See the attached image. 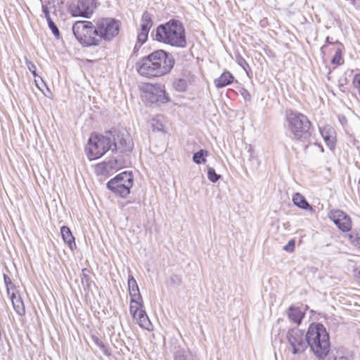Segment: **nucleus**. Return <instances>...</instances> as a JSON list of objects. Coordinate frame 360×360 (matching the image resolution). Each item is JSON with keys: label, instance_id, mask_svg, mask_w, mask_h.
<instances>
[{"label": "nucleus", "instance_id": "obj_1", "mask_svg": "<svg viewBox=\"0 0 360 360\" xmlns=\"http://www.w3.org/2000/svg\"><path fill=\"white\" fill-rule=\"evenodd\" d=\"M174 65L173 57L165 51L159 49L143 57L136 63V69L141 76L150 79L167 75Z\"/></svg>", "mask_w": 360, "mask_h": 360}, {"label": "nucleus", "instance_id": "obj_2", "mask_svg": "<svg viewBox=\"0 0 360 360\" xmlns=\"http://www.w3.org/2000/svg\"><path fill=\"white\" fill-rule=\"evenodd\" d=\"M128 292L130 297L129 314L141 328L150 330L151 322L146 314L139 285L133 276L128 277Z\"/></svg>", "mask_w": 360, "mask_h": 360}, {"label": "nucleus", "instance_id": "obj_3", "mask_svg": "<svg viewBox=\"0 0 360 360\" xmlns=\"http://www.w3.org/2000/svg\"><path fill=\"white\" fill-rule=\"evenodd\" d=\"M305 337L311 350L318 358H323L328 354L330 347V338L323 324L311 323Z\"/></svg>", "mask_w": 360, "mask_h": 360}, {"label": "nucleus", "instance_id": "obj_4", "mask_svg": "<svg viewBox=\"0 0 360 360\" xmlns=\"http://www.w3.org/2000/svg\"><path fill=\"white\" fill-rule=\"evenodd\" d=\"M157 41L176 47H185L186 45L185 29L178 20H171L156 28Z\"/></svg>", "mask_w": 360, "mask_h": 360}, {"label": "nucleus", "instance_id": "obj_5", "mask_svg": "<svg viewBox=\"0 0 360 360\" xmlns=\"http://www.w3.org/2000/svg\"><path fill=\"white\" fill-rule=\"evenodd\" d=\"M141 101L146 105L165 104L170 101L165 84L159 82H143L139 86Z\"/></svg>", "mask_w": 360, "mask_h": 360}, {"label": "nucleus", "instance_id": "obj_6", "mask_svg": "<svg viewBox=\"0 0 360 360\" xmlns=\"http://www.w3.org/2000/svg\"><path fill=\"white\" fill-rule=\"evenodd\" d=\"M287 122L295 141H304L309 139L312 124L306 115L290 111L287 115Z\"/></svg>", "mask_w": 360, "mask_h": 360}, {"label": "nucleus", "instance_id": "obj_7", "mask_svg": "<svg viewBox=\"0 0 360 360\" xmlns=\"http://www.w3.org/2000/svg\"><path fill=\"white\" fill-rule=\"evenodd\" d=\"M111 150L110 137L105 134L92 133L85 146V153L89 160H96Z\"/></svg>", "mask_w": 360, "mask_h": 360}, {"label": "nucleus", "instance_id": "obj_8", "mask_svg": "<svg viewBox=\"0 0 360 360\" xmlns=\"http://www.w3.org/2000/svg\"><path fill=\"white\" fill-rule=\"evenodd\" d=\"M105 134L110 137L111 150L114 153H126L131 152L134 141L129 131L124 127H114L106 131Z\"/></svg>", "mask_w": 360, "mask_h": 360}, {"label": "nucleus", "instance_id": "obj_9", "mask_svg": "<svg viewBox=\"0 0 360 360\" xmlns=\"http://www.w3.org/2000/svg\"><path fill=\"white\" fill-rule=\"evenodd\" d=\"M105 134L110 137L111 150L114 153H126L131 152L134 141L129 131L124 127H114L106 131Z\"/></svg>", "mask_w": 360, "mask_h": 360}, {"label": "nucleus", "instance_id": "obj_10", "mask_svg": "<svg viewBox=\"0 0 360 360\" xmlns=\"http://www.w3.org/2000/svg\"><path fill=\"white\" fill-rule=\"evenodd\" d=\"M72 31L77 39L83 45L97 46L100 43L96 28L90 21L79 20L73 24Z\"/></svg>", "mask_w": 360, "mask_h": 360}, {"label": "nucleus", "instance_id": "obj_11", "mask_svg": "<svg viewBox=\"0 0 360 360\" xmlns=\"http://www.w3.org/2000/svg\"><path fill=\"white\" fill-rule=\"evenodd\" d=\"M134 184V178L131 172H123L107 183V187L113 193L122 198L127 197Z\"/></svg>", "mask_w": 360, "mask_h": 360}, {"label": "nucleus", "instance_id": "obj_12", "mask_svg": "<svg viewBox=\"0 0 360 360\" xmlns=\"http://www.w3.org/2000/svg\"><path fill=\"white\" fill-rule=\"evenodd\" d=\"M4 278L6 286L7 295L12 302L14 310L19 315H24L25 314V307L19 286L13 283L9 276L4 275Z\"/></svg>", "mask_w": 360, "mask_h": 360}, {"label": "nucleus", "instance_id": "obj_13", "mask_svg": "<svg viewBox=\"0 0 360 360\" xmlns=\"http://www.w3.org/2000/svg\"><path fill=\"white\" fill-rule=\"evenodd\" d=\"M4 278L6 286L7 295L12 302L14 310L19 315H24L25 314V307L19 286L13 283L9 276L4 275Z\"/></svg>", "mask_w": 360, "mask_h": 360}, {"label": "nucleus", "instance_id": "obj_14", "mask_svg": "<svg viewBox=\"0 0 360 360\" xmlns=\"http://www.w3.org/2000/svg\"><path fill=\"white\" fill-rule=\"evenodd\" d=\"M4 278L6 286L7 295L12 302L14 310L19 315H24L25 314V307L19 286L13 283L9 276L4 275Z\"/></svg>", "mask_w": 360, "mask_h": 360}, {"label": "nucleus", "instance_id": "obj_15", "mask_svg": "<svg viewBox=\"0 0 360 360\" xmlns=\"http://www.w3.org/2000/svg\"><path fill=\"white\" fill-rule=\"evenodd\" d=\"M96 28L100 39H110L119 32L118 23L112 18H102L98 20Z\"/></svg>", "mask_w": 360, "mask_h": 360}, {"label": "nucleus", "instance_id": "obj_16", "mask_svg": "<svg viewBox=\"0 0 360 360\" xmlns=\"http://www.w3.org/2000/svg\"><path fill=\"white\" fill-rule=\"evenodd\" d=\"M328 218L342 232H349L352 228L351 217L340 210H333L328 213Z\"/></svg>", "mask_w": 360, "mask_h": 360}, {"label": "nucleus", "instance_id": "obj_17", "mask_svg": "<svg viewBox=\"0 0 360 360\" xmlns=\"http://www.w3.org/2000/svg\"><path fill=\"white\" fill-rule=\"evenodd\" d=\"M96 0H79L75 8L72 9L73 16L89 18L97 8Z\"/></svg>", "mask_w": 360, "mask_h": 360}, {"label": "nucleus", "instance_id": "obj_18", "mask_svg": "<svg viewBox=\"0 0 360 360\" xmlns=\"http://www.w3.org/2000/svg\"><path fill=\"white\" fill-rule=\"evenodd\" d=\"M288 340L292 348V353L297 354L303 352L306 348L302 330L294 328L289 330Z\"/></svg>", "mask_w": 360, "mask_h": 360}, {"label": "nucleus", "instance_id": "obj_19", "mask_svg": "<svg viewBox=\"0 0 360 360\" xmlns=\"http://www.w3.org/2000/svg\"><path fill=\"white\" fill-rule=\"evenodd\" d=\"M320 133L327 146L333 150L337 142V134L335 129L327 124L320 129Z\"/></svg>", "mask_w": 360, "mask_h": 360}, {"label": "nucleus", "instance_id": "obj_20", "mask_svg": "<svg viewBox=\"0 0 360 360\" xmlns=\"http://www.w3.org/2000/svg\"><path fill=\"white\" fill-rule=\"evenodd\" d=\"M286 313L290 321L297 325H300L302 323L305 316L304 311H302L300 307L294 305L289 307Z\"/></svg>", "mask_w": 360, "mask_h": 360}, {"label": "nucleus", "instance_id": "obj_21", "mask_svg": "<svg viewBox=\"0 0 360 360\" xmlns=\"http://www.w3.org/2000/svg\"><path fill=\"white\" fill-rule=\"evenodd\" d=\"M234 79L235 77L233 74L228 70H225L214 80V84L217 89H221L231 84Z\"/></svg>", "mask_w": 360, "mask_h": 360}, {"label": "nucleus", "instance_id": "obj_22", "mask_svg": "<svg viewBox=\"0 0 360 360\" xmlns=\"http://www.w3.org/2000/svg\"><path fill=\"white\" fill-rule=\"evenodd\" d=\"M60 233L64 243L71 250H74L77 245L75 243V238L73 236L70 228L66 226H62L60 228Z\"/></svg>", "mask_w": 360, "mask_h": 360}, {"label": "nucleus", "instance_id": "obj_23", "mask_svg": "<svg viewBox=\"0 0 360 360\" xmlns=\"http://www.w3.org/2000/svg\"><path fill=\"white\" fill-rule=\"evenodd\" d=\"M326 49H329L330 51H333L335 53V55L331 60L332 65L338 66L344 63L342 58V51L340 46L332 44L330 46L326 47Z\"/></svg>", "mask_w": 360, "mask_h": 360}, {"label": "nucleus", "instance_id": "obj_24", "mask_svg": "<svg viewBox=\"0 0 360 360\" xmlns=\"http://www.w3.org/2000/svg\"><path fill=\"white\" fill-rule=\"evenodd\" d=\"M292 201L295 205L304 209V210H311V207L306 200L305 198L300 193H296L292 196Z\"/></svg>", "mask_w": 360, "mask_h": 360}, {"label": "nucleus", "instance_id": "obj_25", "mask_svg": "<svg viewBox=\"0 0 360 360\" xmlns=\"http://www.w3.org/2000/svg\"><path fill=\"white\" fill-rule=\"evenodd\" d=\"M153 26V20L151 18V15L146 11L143 13L141 20V27L143 30L147 29L150 30Z\"/></svg>", "mask_w": 360, "mask_h": 360}, {"label": "nucleus", "instance_id": "obj_26", "mask_svg": "<svg viewBox=\"0 0 360 360\" xmlns=\"http://www.w3.org/2000/svg\"><path fill=\"white\" fill-rule=\"evenodd\" d=\"M208 156V151L201 149L194 153L193 160L195 163L200 165L206 162V158Z\"/></svg>", "mask_w": 360, "mask_h": 360}, {"label": "nucleus", "instance_id": "obj_27", "mask_svg": "<svg viewBox=\"0 0 360 360\" xmlns=\"http://www.w3.org/2000/svg\"><path fill=\"white\" fill-rule=\"evenodd\" d=\"M350 243L360 249V234L359 233H352L347 236Z\"/></svg>", "mask_w": 360, "mask_h": 360}, {"label": "nucleus", "instance_id": "obj_28", "mask_svg": "<svg viewBox=\"0 0 360 360\" xmlns=\"http://www.w3.org/2000/svg\"><path fill=\"white\" fill-rule=\"evenodd\" d=\"M149 31L150 30H143V28L141 27L140 31L137 35V39L141 44L145 43L148 39Z\"/></svg>", "mask_w": 360, "mask_h": 360}, {"label": "nucleus", "instance_id": "obj_29", "mask_svg": "<svg viewBox=\"0 0 360 360\" xmlns=\"http://www.w3.org/2000/svg\"><path fill=\"white\" fill-rule=\"evenodd\" d=\"M107 167L115 171L120 170L124 167V165L118 160H111L106 163Z\"/></svg>", "mask_w": 360, "mask_h": 360}, {"label": "nucleus", "instance_id": "obj_30", "mask_svg": "<svg viewBox=\"0 0 360 360\" xmlns=\"http://www.w3.org/2000/svg\"><path fill=\"white\" fill-rule=\"evenodd\" d=\"M208 178L210 181H212V182H215L217 181L219 178V176H218L215 172H214V169H212V168H209L208 169Z\"/></svg>", "mask_w": 360, "mask_h": 360}, {"label": "nucleus", "instance_id": "obj_31", "mask_svg": "<svg viewBox=\"0 0 360 360\" xmlns=\"http://www.w3.org/2000/svg\"><path fill=\"white\" fill-rule=\"evenodd\" d=\"M295 241L294 239L290 240L286 245L284 246L283 249L288 252H292L295 250Z\"/></svg>", "mask_w": 360, "mask_h": 360}, {"label": "nucleus", "instance_id": "obj_32", "mask_svg": "<svg viewBox=\"0 0 360 360\" xmlns=\"http://www.w3.org/2000/svg\"><path fill=\"white\" fill-rule=\"evenodd\" d=\"M47 22H48L49 27L51 30L52 32L55 35H58L59 30H58L57 26L56 25V24L53 22V21L51 20L48 21Z\"/></svg>", "mask_w": 360, "mask_h": 360}, {"label": "nucleus", "instance_id": "obj_33", "mask_svg": "<svg viewBox=\"0 0 360 360\" xmlns=\"http://www.w3.org/2000/svg\"><path fill=\"white\" fill-rule=\"evenodd\" d=\"M34 82H35L37 87L42 91V86H45V84H44L43 79L41 77L37 78V77H36L34 78Z\"/></svg>", "mask_w": 360, "mask_h": 360}, {"label": "nucleus", "instance_id": "obj_34", "mask_svg": "<svg viewBox=\"0 0 360 360\" xmlns=\"http://www.w3.org/2000/svg\"><path fill=\"white\" fill-rule=\"evenodd\" d=\"M42 11H43V13H44V14L45 15V18H46L47 22L49 21V20H51V16H50V13H49V11L48 8L46 6H42Z\"/></svg>", "mask_w": 360, "mask_h": 360}, {"label": "nucleus", "instance_id": "obj_35", "mask_svg": "<svg viewBox=\"0 0 360 360\" xmlns=\"http://www.w3.org/2000/svg\"><path fill=\"white\" fill-rule=\"evenodd\" d=\"M28 68L29 70L32 72V73L33 74L34 77H36L37 75V73H36V66L34 65V64H33L32 63L30 62L28 63Z\"/></svg>", "mask_w": 360, "mask_h": 360}, {"label": "nucleus", "instance_id": "obj_36", "mask_svg": "<svg viewBox=\"0 0 360 360\" xmlns=\"http://www.w3.org/2000/svg\"><path fill=\"white\" fill-rule=\"evenodd\" d=\"M318 146H319V147L320 148L321 151V152H323V151H324V149H323V146H322L321 145H320V144H319Z\"/></svg>", "mask_w": 360, "mask_h": 360}, {"label": "nucleus", "instance_id": "obj_37", "mask_svg": "<svg viewBox=\"0 0 360 360\" xmlns=\"http://www.w3.org/2000/svg\"><path fill=\"white\" fill-rule=\"evenodd\" d=\"M245 92H246V94H248V96H250V94H248V91H247V90H245Z\"/></svg>", "mask_w": 360, "mask_h": 360}, {"label": "nucleus", "instance_id": "obj_38", "mask_svg": "<svg viewBox=\"0 0 360 360\" xmlns=\"http://www.w3.org/2000/svg\"><path fill=\"white\" fill-rule=\"evenodd\" d=\"M245 92H246V94H248V96H250V94H248V91H247V90H245Z\"/></svg>", "mask_w": 360, "mask_h": 360}, {"label": "nucleus", "instance_id": "obj_39", "mask_svg": "<svg viewBox=\"0 0 360 360\" xmlns=\"http://www.w3.org/2000/svg\"><path fill=\"white\" fill-rule=\"evenodd\" d=\"M245 92H246V94H248V96H250V94H248V91H247V90H245Z\"/></svg>", "mask_w": 360, "mask_h": 360}]
</instances>
